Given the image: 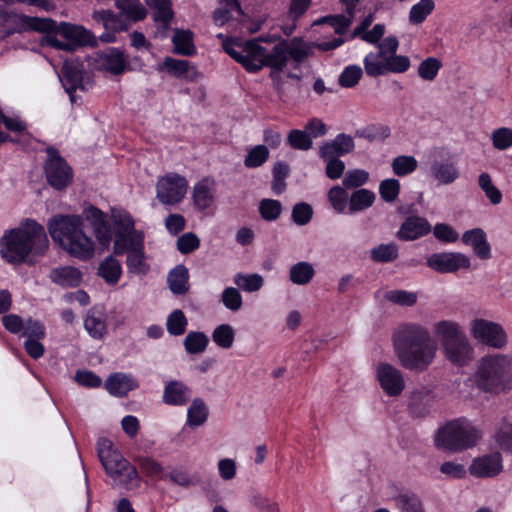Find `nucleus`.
<instances>
[{"instance_id": "338daca9", "label": "nucleus", "mask_w": 512, "mask_h": 512, "mask_svg": "<svg viewBox=\"0 0 512 512\" xmlns=\"http://www.w3.org/2000/svg\"><path fill=\"white\" fill-rule=\"evenodd\" d=\"M176 246L182 254H189L199 248L200 239L196 234L187 232L177 239Z\"/></svg>"}, {"instance_id": "a19ab883", "label": "nucleus", "mask_w": 512, "mask_h": 512, "mask_svg": "<svg viewBox=\"0 0 512 512\" xmlns=\"http://www.w3.org/2000/svg\"><path fill=\"white\" fill-rule=\"evenodd\" d=\"M435 3L433 0H420L409 11V22L413 25L423 23L433 12Z\"/></svg>"}, {"instance_id": "4468645a", "label": "nucleus", "mask_w": 512, "mask_h": 512, "mask_svg": "<svg viewBox=\"0 0 512 512\" xmlns=\"http://www.w3.org/2000/svg\"><path fill=\"white\" fill-rule=\"evenodd\" d=\"M48 160L45 165V173L48 183L55 189L65 188L72 179V172L65 160L60 157L53 148L47 149Z\"/></svg>"}, {"instance_id": "9d476101", "label": "nucleus", "mask_w": 512, "mask_h": 512, "mask_svg": "<svg viewBox=\"0 0 512 512\" xmlns=\"http://www.w3.org/2000/svg\"><path fill=\"white\" fill-rule=\"evenodd\" d=\"M0 28H2L3 37L27 31L46 33L53 32L56 22L50 18L27 16L0 8Z\"/></svg>"}, {"instance_id": "c756f323", "label": "nucleus", "mask_w": 512, "mask_h": 512, "mask_svg": "<svg viewBox=\"0 0 512 512\" xmlns=\"http://www.w3.org/2000/svg\"><path fill=\"white\" fill-rule=\"evenodd\" d=\"M92 18L97 23L102 24L106 30L114 32L125 31L129 27V23L123 14H114L110 10L95 11Z\"/></svg>"}, {"instance_id": "ddd939ff", "label": "nucleus", "mask_w": 512, "mask_h": 512, "mask_svg": "<svg viewBox=\"0 0 512 512\" xmlns=\"http://www.w3.org/2000/svg\"><path fill=\"white\" fill-rule=\"evenodd\" d=\"M426 265L440 274L456 273L460 269H469L470 258L460 252H438L427 257Z\"/></svg>"}, {"instance_id": "7ed1b4c3", "label": "nucleus", "mask_w": 512, "mask_h": 512, "mask_svg": "<svg viewBox=\"0 0 512 512\" xmlns=\"http://www.w3.org/2000/svg\"><path fill=\"white\" fill-rule=\"evenodd\" d=\"M54 242L69 255L86 261L95 253V243L83 230V220L78 215H57L48 222Z\"/></svg>"}, {"instance_id": "13d9d810", "label": "nucleus", "mask_w": 512, "mask_h": 512, "mask_svg": "<svg viewBox=\"0 0 512 512\" xmlns=\"http://www.w3.org/2000/svg\"><path fill=\"white\" fill-rule=\"evenodd\" d=\"M259 212L264 220L274 221L280 216L282 205L278 200L263 199L259 204Z\"/></svg>"}, {"instance_id": "e2e57ef3", "label": "nucleus", "mask_w": 512, "mask_h": 512, "mask_svg": "<svg viewBox=\"0 0 512 512\" xmlns=\"http://www.w3.org/2000/svg\"><path fill=\"white\" fill-rule=\"evenodd\" d=\"M387 300L400 306H413L417 302V294L405 290H391L386 294Z\"/></svg>"}, {"instance_id": "a18cd8bd", "label": "nucleus", "mask_w": 512, "mask_h": 512, "mask_svg": "<svg viewBox=\"0 0 512 512\" xmlns=\"http://www.w3.org/2000/svg\"><path fill=\"white\" fill-rule=\"evenodd\" d=\"M393 502L400 512H424L420 499L414 494H400Z\"/></svg>"}, {"instance_id": "c9c22d12", "label": "nucleus", "mask_w": 512, "mask_h": 512, "mask_svg": "<svg viewBox=\"0 0 512 512\" xmlns=\"http://www.w3.org/2000/svg\"><path fill=\"white\" fill-rule=\"evenodd\" d=\"M375 193L368 189H358L349 198V212L356 213L371 207L375 201Z\"/></svg>"}, {"instance_id": "20e7f679", "label": "nucleus", "mask_w": 512, "mask_h": 512, "mask_svg": "<svg viewBox=\"0 0 512 512\" xmlns=\"http://www.w3.org/2000/svg\"><path fill=\"white\" fill-rule=\"evenodd\" d=\"M472 381L476 388L492 395L512 390V355L491 353L476 363Z\"/></svg>"}, {"instance_id": "603ef678", "label": "nucleus", "mask_w": 512, "mask_h": 512, "mask_svg": "<svg viewBox=\"0 0 512 512\" xmlns=\"http://www.w3.org/2000/svg\"><path fill=\"white\" fill-rule=\"evenodd\" d=\"M126 264L128 271L134 274L144 275L149 271L143 250L128 253Z\"/></svg>"}, {"instance_id": "3c124183", "label": "nucleus", "mask_w": 512, "mask_h": 512, "mask_svg": "<svg viewBox=\"0 0 512 512\" xmlns=\"http://www.w3.org/2000/svg\"><path fill=\"white\" fill-rule=\"evenodd\" d=\"M112 222L116 230V237L125 235L134 229L131 215L125 211H112Z\"/></svg>"}, {"instance_id": "473e14b6", "label": "nucleus", "mask_w": 512, "mask_h": 512, "mask_svg": "<svg viewBox=\"0 0 512 512\" xmlns=\"http://www.w3.org/2000/svg\"><path fill=\"white\" fill-rule=\"evenodd\" d=\"M52 282L62 287H77L82 280L81 272L71 266L54 268L50 273Z\"/></svg>"}, {"instance_id": "393cba45", "label": "nucleus", "mask_w": 512, "mask_h": 512, "mask_svg": "<svg viewBox=\"0 0 512 512\" xmlns=\"http://www.w3.org/2000/svg\"><path fill=\"white\" fill-rule=\"evenodd\" d=\"M354 140L350 135L339 134L332 141L324 143L319 150L321 158H331L332 156H342L350 153L354 149Z\"/></svg>"}, {"instance_id": "79ce46f5", "label": "nucleus", "mask_w": 512, "mask_h": 512, "mask_svg": "<svg viewBox=\"0 0 512 512\" xmlns=\"http://www.w3.org/2000/svg\"><path fill=\"white\" fill-rule=\"evenodd\" d=\"M212 340L222 349H230L235 340V332L231 325L221 324L212 332Z\"/></svg>"}, {"instance_id": "bb28decb", "label": "nucleus", "mask_w": 512, "mask_h": 512, "mask_svg": "<svg viewBox=\"0 0 512 512\" xmlns=\"http://www.w3.org/2000/svg\"><path fill=\"white\" fill-rule=\"evenodd\" d=\"M430 231V224L428 221L421 217H409L401 225L397 236L402 240H415L421 236L426 235Z\"/></svg>"}, {"instance_id": "b1692460", "label": "nucleus", "mask_w": 512, "mask_h": 512, "mask_svg": "<svg viewBox=\"0 0 512 512\" xmlns=\"http://www.w3.org/2000/svg\"><path fill=\"white\" fill-rule=\"evenodd\" d=\"M163 402L172 406H183L190 401L191 389L181 381H169L163 391Z\"/></svg>"}, {"instance_id": "69168bd1", "label": "nucleus", "mask_w": 512, "mask_h": 512, "mask_svg": "<svg viewBox=\"0 0 512 512\" xmlns=\"http://www.w3.org/2000/svg\"><path fill=\"white\" fill-rule=\"evenodd\" d=\"M400 191L399 181L396 179H385L379 185L381 198L386 202H393L398 197Z\"/></svg>"}, {"instance_id": "9b49d317", "label": "nucleus", "mask_w": 512, "mask_h": 512, "mask_svg": "<svg viewBox=\"0 0 512 512\" xmlns=\"http://www.w3.org/2000/svg\"><path fill=\"white\" fill-rule=\"evenodd\" d=\"M474 340L493 349H504L508 344V335L503 326L484 318H475L469 325Z\"/></svg>"}, {"instance_id": "39448f33", "label": "nucleus", "mask_w": 512, "mask_h": 512, "mask_svg": "<svg viewBox=\"0 0 512 512\" xmlns=\"http://www.w3.org/2000/svg\"><path fill=\"white\" fill-rule=\"evenodd\" d=\"M224 51L240 63L247 72L256 73L263 67L271 69L270 77H276L275 65L279 63V51L267 50L258 40H228L223 42Z\"/></svg>"}, {"instance_id": "cd10ccee", "label": "nucleus", "mask_w": 512, "mask_h": 512, "mask_svg": "<svg viewBox=\"0 0 512 512\" xmlns=\"http://www.w3.org/2000/svg\"><path fill=\"white\" fill-rule=\"evenodd\" d=\"M137 387L138 384L134 378L123 373L111 374L105 382V388L107 391L111 395L117 397L126 396L128 392L136 389Z\"/></svg>"}, {"instance_id": "de8ad7c7", "label": "nucleus", "mask_w": 512, "mask_h": 512, "mask_svg": "<svg viewBox=\"0 0 512 512\" xmlns=\"http://www.w3.org/2000/svg\"><path fill=\"white\" fill-rule=\"evenodd\" d=\"M168 72L176 77L192 78V75L196 73L194 67L190 66L187 60H177L173 58H166L164 62Z\"/></svg>"}, {"instance_id": "6ab92c4d", "label": "nucleus", "mask_w": 512, "mask_h": 512, "mask_svg": "<svg viewBox=\"0 0 512 512\" xmlns=\"http://www.w3.org/2000/svg\"><path fill=\"white\" fill-rule=\"evenodd\" d=\"M429 176L437 185H450L460 178V170L455 161L434 160L429 166Z\"/></svg>"}, {"instance_id": "ea45409f", "label": "nucleus", "mask_w": 512, "mask_h": 512, "mask_svg": "<svg viewBox=\"0 0 512 512\" xmlns=\"http://www.w3.org/2000/svg\"><path fill=\"white\" fill-rule=\"evenodd\" d=\"M174 51L177 54L191 56L195 52L193 35L190 31L177 30L172 38Z\"/></svg>"}, {"instance_id": "412c9836", "label": "nucleus", "mask_w": 512, "mask_h": 512, "mask_svg": "<svg viewBox=\"0 0 512 512\" xmlns=\"http://www.w3.org/2000/svg\"><path fill=\"white\" fill-rule=\"evenodd\" d=\"M84 328L93 339L100 340L107 333V315L102 306L91 307L84 318Z\"/></svg>"}, {"instance_id": "052dcab7", "label": "nucleus", "mask_w": 512, "mask_h": 512, "mask_svg": "<svg viewBox=\"0 0 512 512\" xmlns=\"http://www.w3.org/2000/svg\"><path fill=\"white\" fill-rule=\"evenodd\" d=\"M492 144L497 150H506L512 147V129L501 127L491 134Z\"/></svg>"}, {"instance_id": "4c0bfd02", "label": "nucleus", "mask_w": 512, "mask_h": 512, "mask_svg": "<svg viewBox=\"0 0 512 512\" xmlns=\"http://www.w3.org/2000/svg\"><path fill=\"white\" fill-rule=\"evenodd\" d=\"M99 274L109 284H116L122 274L120 262L112 256L106 257L99 265Z\"/></svg>"}, {"instance_id": "7c9ffc66", "label": "nucleus", "mask_w": 512, "mask_h": 512, "mask_svg": "<svg viewBox=\"0 0 512 512\" xmlns=\"http://www.w3.org/2000/svg\"><path fill=\"white\" fill-rule=\"evenodd\" d=\"M83 215L91 223L98 240L108 241L110 239V231L105 214L100 209L91 206L84 210Z\"/></svg>"}, {"instance_id": "49530a36", "label": "nucleus", "mask_w": 512, "mask_h": 512, "mask_svg": "<svg viewBox=\"0 0 512 512\" xmlns=\"http://www.w3.org/2000/svg\"><path fill=\"white\" fill-rule=\"evenodd\" d=\"M234 283L246 292H256L263 286V277L259 274H242L238 273L234 276Z\"/></svg>"}, {"instance_id": "6e6552de", "label": "nucleus", "mask_w": 512, "mask_h": 512, "mask_svg": "<svg viewBox=\"0 0 512 512\" xmlns=\"http://www.w3.org/2000/svg\"><path fill=\"white\" fill-rule=\"evenodd\" d=\"M98 457L106 473L114 480L126 485L135 486L138 481V472L128 460H126L117 450L113 449L110 440L103 438L98 442Z\"/></svg>"}, {"instance_id": "5701e85b", "label": "nucleus", "mask_w": 512, "mask_h": 512, "mask_svg": "<svg viewBox=\"0 0 512 512\" xmlns=\"http://www.w3.org/2000/svg\"><path fill=\"white\" fill-rule=\"evenodd\" d=\"M462 242L466 245H470L478 258L482 260L491 258V246L487 241L486 233L483 229L474 228L464 232Z\"/></svg>"}, {"instance_id": "f8f14e48", "label": "nucleus", "mask_w": 512, "mask_h": 512, "mask_svg": "<svg viewBox=\"0 0 512 512\" xmlns=\"http://www.w3.org/2000/svg\"><path fill=\"white\" fill-rule=\"evenodd\" d=\"M188 181L184 176L170 172L160 177L156 184V197L164 205H177L185 197Z\"/></svg>"}, {"instance_id": "8fccbe9b", "label": "nucleus", "mask_w": 512, "mask_h": 512, "mask_svg": "<svg viewBox=\"0 0 512 512\" xmlns=\"http://www.w3.org/2000/svg\"><path fill=\"white\" fill-rule=\"evenodd\" d=\"M187 323V318L183 311L180 309H176L167 318V331L171 335L180 336L184 334Z\"/></svg>"}, {"instance_id": "423d86ee", "label": "nucleus", "mask_w": 512, "mask_h": 512, "mask_svg": "<svg viewBox=\"0 0 512 512\" xmlns=\"http://www.w3.org/2000/svg\"><path fill=\"white\" fill-rule=\"evenodd\" d=\"M399 46L395 36L385 38L378 45L377 53H369L364 58V68L368 76L377 77L385 73H404L410 68V59L397 55Z\"/></svg>"}, {"instance_id": "dca6fc26", "label": "nucleus", "mask_w": 512, "mask_h": 512, "mask_svg": "<svg viewBox=\"0 0 512 512\" xmlns=\"http://www.w3.org/2000/svg\"><path fill=\"white\" fill-rule=\"evenodd\" d=\"M376 377L388 396H398L405 388L402 372L391 364L379 363L376 368Z\"/></svg>"}, {"instance_id": "72a5a7b5", "label": "nucleus", "mask_w": 512, "mask_h": 512, "mask_svg": "<svg viewBox=\"0 0 512 512\" xmlns=\"http://www.w3.org/2000/svg\"><path fill=\"white\" fill-rule=\"evenodd\" d=\"M188 279V269L184 265H177L169 272L167 281L174 294L183 295L189 289Z\"/></svg>"}, {"instance_id": "f03ea898", "label": "nucleus", "mask_w": 512, "mask_h": 512, "mask_svg": "<svg viewBox=\"0 0 512 512\" xmlns=\"http://www.w3.org/2000/svg\"><path fill=\"white\" fill-rule=\"evenodd\" d=\"M48 244L44 227L34 220H26L4 233L0 239V254L10 264H21L30 255H43Z\"/></svg>"}, {"instance_id": "aec40b11", "label": "nucleus", "mask_w": 512, "mask_h": 512, "mask_svg": "<svg viewBox=\"0 0 512 512\" xmlns=\"http://www.w3.org/2000/svg\"><path fill=\"white\" fill-rule=\"evenodd\" d=\"M502 457L498 452L476 458L471 464L470 473L478 478L493 477L502 470Z\"/></svg>"}, {"instance_id": "f704fd0d", "label": "nucleus", "mask_w": 512, "mask_h": 512, "mask_svg": "<svg viewBox=\"0 0 512 512\" xmlns=\"http://www.w3.org/2000/svg\"><path fill=\"white\" fill-rule=\"evenodd\" d=\"M208 418V408L204 401L195 398L187 410V425L191 428L203 425Z\"/></svg>"}, {"instance_id": "2f4dec72", "label": "nucleus", "mask_w": 512, "mask_h": 512, "mask_svg": "<svg viewBox=\"0 0 512 512\" xmlns=\"http://www.w3.org/2000/svg\"><path fill=\"white\" fill-rule=\"evenodd\" d=\"M113 249L117 255H121L126 251L130 253L143 250V234L133 229L125 235L117 236Z\"/></svg>"}, {"instance_id": "6e6d98bb", "label": "nucleus", "mask_w": 512, "mask_h": 512, "mask_svg": "<svg viewBox=\"0 0 512 512\" xmlns=\"http://www.w3.org/2000/svg\"><path fill=\"white\" fill-rule=\"evenodd\" d=\"M221 302L228 310L237 312L242 308V295L237 288L227 287L222 291Z\"/></svg>"}, {"instance_id": "a878e982", "label": "nucleus", "mask_w": 512, "mask_h": 512, "mask_svg": "<svg viewBox=\"0 0 512 512\" xmlns=\"http://www.w3.org/2000/svg\"><path fill=\"white\" fill-rule=\"evenodd\" d=\"M435 336L440 340L442 347L466 337L462 326L451 320H442L436 322L433 326Z\"/></svg>"}, {"instance_id": "09e8293b", "label": "nucleus", "mask_w": 512, "mask_h": 512, "mask_svg": "<svg viewBox=\"0 0 512 512\" xmlns=\"http://www.w3.org/2000/svg\"><path fill=\"white\" fill-rule=\"evenodd\" d=\"M391 166L394 174L401 177L413 173L418 162L413 156L401 155L393 159Z\"/></svg>"}, {"instance_id": "864d4df0", "label": "nucleus", "mask_w": 512, "mask_h": 512, "mask_svg": "<svg viewBox=\"0 0 512 512\" xmlns=\"http://www.w3.org/2000/svg\"><path fill=\"white\" fill-rule=\"evenodd\" d=\"M442 63L435 57H428L418 67V75L425 81H432L437 76Z\"/></svg>"}, {"instance_id": "1a4fd4ad", "label": "nucleus", "mask_w": 512, "mask_h": 512, "mask_svg": "<svg viewBox=\"0 0 512 512\" xmlns=\"http://www.w3.org/2000/svg\"><path fill=\"white\" fill-rule=\"evenodd\" d=\"M343 44L341 38H334L331 41H324L315 46L322 50L328 51L335 49ZM314 44H308L300 38H293L291 41H281L274 46V51H279V63L275 65L276 76L286 67L289 58L295 63V68L305 61L312 54Z\"/></svg>"}, {"instance_id": "58836bf2", "label": "nucleus", "mask_w": 512, "mask_h": 512, "mask_svg": "<svg viewBox=\"0 0 512 512\" xmlns=\"http://www.w3.org/2000/svg\"><path fill=\"white\" fill-rule=\"evenodd\" d=\"M398 256V246L395 243L380 244L370 250V259L376 263L393 262Z\"/></svg>"}, {"instance_id": "c03bdc74", "label": "nucleus", "mask_w": 512, "mask_h": 512, "mask_svg": "<svg viewBox=\"0 0 512 512\" xmlns=\"http://www.w3.org/2000/svg\"><path fill=\"white\" fill-rule=\"evenodd\" d=\"M478 185L491 204L498 205L502 201L501 191L494 185L489 173L483 172L478 176Z\"/></svg>"}, {"instance_id": "2eb2a0df", "label": "nucleus", "mask_w": 512, "mask_h": 512, "mask_svg": "<svg viewBox=\"0 0 512 512\" xmlns=\"http://www.w3.org/2000/svg\"><path fill=\"white\" fill-rule=\"evenodd\" d=\"M94 67L112 75H120L127 69L128 60L122 50L110 47L95 55Z\"/></svg>"}, {"instance_id": "0e129e2a", "label": "nucleus", "mask_w": 512, "mask_h": 512, "mask_svg": "<svg viewBox=\"0 0 512 512\" xmlns=\"http://www.w3.org/2000/svg\"><path fill=\"white\" fill-rule=\"evenodd\" d=\"M369 179V173L362 169H354L349 170L343 181L342 184L345 188L351 189V188H357L362 185H364Z\"/></svg>"}, {"instance_id": "37998d69", "label": "nucleus", "mask_w": 512, "mask_h": 512, "mask_svg": "<svg viewBox=\"0 0 512 512\" xmlns=\"http://www.w3.org/2000/svg\"><path fill=\"white\" fill-rule=\"evenodd\" d=\"M208 343L209 339L203 332H189L184 339V346L189 354H200L204 352Z\"/></svg>"}, {"instance_id": "5fc2aeb1", "label": "nucleus", "mask_w": 512, "mask_h": 512, "mask_svg": "<svg viewBox=\"0 0 512 512\" xmlns=\"http://www.w3.org/2000/svg\"><path fill=\"white\" fill-rule=\"evenodd\" d=\"M288 144L296 150L307 151L312 147V139L306 131L294 129L288 133Z\"/></svg>"}, {"instance_id": "4be33fe9", "label": "nucleus", "mask_w": 512, "mask_h": 512, "mask_svg": "<svg viewBox=\"0 0 512 512\" xmlns=\"http://www.w3.org/2000/svg\"><path fill=\"white\" fill-rule=\"evenodd\" d=\"M215 182L204 178L197 182L192 190V202L196 210L204 211L215 202Z\"/></svg>"}, {"instance_id": "4d7b16f0", "label": "nucleus", "mask_w": 512, "mask_h": 512, "mask_svg": "<svg viewBox=\"0 0 512 512\" xmlns=\"http://www.w3.org/2000/svg\"><path fill=\"white\" fill-rule=\"evenodd\" d=\"M363 75V71L360 66L349 65L338 78V83L341 87L352 88L358 84L359 80Z\"/></svg>"}, {"instance_id": "680f3d73", "label": "nucleus", "mask_w": 512, "mask_h": 512, "mask_svg": "<svg viewBox=\"0 0 512 512\" xmlns=\"http://www.w3.org/2000/svg\"><path fill=\"white\" fill-rule=\"evenodd\" d=\"M328 199L333 209L338 213H343L347 207L348 194L340 186L332 187L328 192Z\"/></svg>"}, {"instance_id": "bf43d9fd", "label": "nucleus", "mask_w": 512, "mask_h": 512, "mask_svg": "<svg viewBox=\"0 0 512 512\" xmlns=\"http://www.w3.org/2000/svg\"><path fill=\"white\" fill-rule=\"evenodd\" d=\"M269 151L264 145H257L252 148L245 157L244 164L248 168H256L266 162Z\"/></svg>"}, {"instance_id": "e433bc0d", "label": "nucleus", "mask_w": 512, "mask_h": 512, "mask_svg": "<svg viewBox=\"0 0 512 512\" xmlns=\"http://www.w3.org/2000/svg\"><path fill=\"white\" fill-rule=\"evenodd\" d=\"M315 275L312 264L308 262H298L294 264L289 271V279L296 285L308 284Z\"/></svg>"}, {"instance_id": "f3484780", "label": "nucleus", "mask_w": 512, "mask_h": 512, "mask_svg": "<svg viewBox=\"0 0 512 512\" xmlns=\"http://www.w3.org/2000/svg\"><path fill=\"white\" fill-rule=\"evenodd\" d=\"M53 31H57L68 41H71L75 47H94L97 45V38L94 34L80 25L62 22L59 25L56 24V28Z\"/></svg>"}, {"instance_id": "774afa93", "label": "nucleus", "mask_w": 512, "mask_h": 512, "mask_svg": "<svg viewBox=\"0 0 512 512\" xmlns=\"http://www.w3.org/2000/svg\"><path fill=\"white\" fill-rule=\"evenodd\" d=\"M313 215L312 207L305 202L296 204L292 209V220L297 225H306Z\"/></svg>"}, {"instance_id": "c85d7f7f", "label": "nucleus", "mask_w": 512, "mask_h": 512, "mask_svg": "<svg viewBox=\"0 0 512 512\" xmlns=\"http://www.w3.org/2000/svg\"><path fill=\"white\" fill-rule=\"evenodd\" d=\"M61 81L67 93L72 95L82 86L83 71L78 62H65L62 67Z\"/></svg>"}, {"instance_id": "f257e3e1", "label": "nucleus", "mask_w": 512, "mask_h": 512, "mask_svg": "<svg viewBox=\"0 0 512 512\" xmlns=\"http://www.w3.org/2000/svg\"><path fill=\"white\" fill-rule=\"evenodd\" d=\"M395 354L405 369L424 371L433 362L437 346L428 329L417 324L401 328L394 341Z\"/></svg>"}, {"instance_id": "0eeeda50", "label": "nucleus", "mask_w": 512, "mask_h": 512, "mask_svg": "<svg viewBox=\"0 0 512 512\" xmlns=\"http://www.w3.org/2000/svg\"><path fill=\"white\" fill-rule=\"evenodd\" d=\"M479 438V432L471 423L455 420L441 427L434 441L437 448L457 452L473 447Z\"/></svg>"}, {"instance_id": "a211bd4d", "label": "nucleus", "mask_w": 512, "mask_h": 512, "mask_svg": "<svg viewBox=\"0 0 512 512\" xmlns=\"http://www.w3.org/2000/svg\"><path fill=\"white\" fill-rule=\"evenodd\" d=\"M443 353L452 364L457 366H465L474 358V348L467 336L445 345Z\"/></svg>"}]
</instances>
